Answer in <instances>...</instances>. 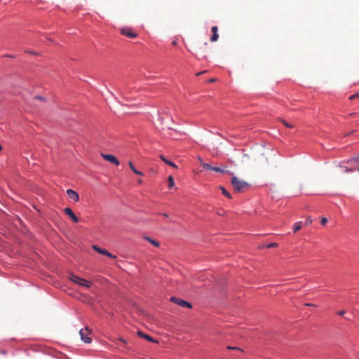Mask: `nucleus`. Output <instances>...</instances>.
<instances>
[{"instance_id": "obj_1", "label": "nucleus", "mask_w": 359, "mask_h": 359, "mask_svg": "<svg viewBox=\"0 0 359 359\" xmlns=\"http://www.w3.org/2000/svg\"><path fill=\"white\" fill-rule=\"evenodd\" d=\"M231 183L233 187L234 190L237 192H241L244 188L250 187V184L248 182L241 180L235 175L232 177Z\"/></svg>"}, {"instance_id": "obj_2", "label": "nucleus", "mask_w": 359, "mask_h": 359, "mask_svg": "<svg viewBox=\"0 0 359 359\" xmlns=\"http://www.w3.org/2000/svg\"><path fill=\"white\" fill-rule=\"evenodd\" d=\"M70 280L72 282L77 283L86 288H88L90 286V283L89 281L86 280V279H84L83 278H81L80 276H78L77 275H76L74 273L70 274Z\"/></svg>"}, {"instance_id": "obj_3", "label": "nucleus", "mask_w": 359, "mask_h": 359, "mask_svg": "<svg viewBox=\"0 0 359 359\" xmlns=\"http://www.w3.org/2000/svg\"><path fill=\"white\" fill-rule=\"evenodd\" d=\"M170 300L171 302H173L182 307H185L188 309L192 308V304L190 302L182 299L178 298L177 297H171Z\"/></svg>"}, {"instance_id": "obj_4", "label": "nucleus", "mask_w": 359, "mask_h": 359, "mask_svg": "<svg viewBox=\"0 0 359 359\" xmlns=\"http://www.w3.org/2000/svg\"><path fill=\"white\" fill-rule=\"evenodd\" d=\"M93 248L94 250H95L96 252H97L98 253H100L101 255H106V256H107L108 257H110V258H116V256L114 255L112 253H111L110 252H109L108 250H107L104 248H100L97 245H93Z\"/></svg>"}, {"instance_id": "obj_5", "label": "nucleus", "mask_w": 359, "mask_h": 359, "mask_svg": "<svg viewBox=\"0 0 359 359\" xmlns=\"http://www.w3.org/2000/svg\"><path fill=\"white\" fill-rule=\"evenodd\" d=\"M103 158L106 161H107L109 163H111L116 165H119V161L118 158L113 154H102Z\"/></svg>"}, {"instance_id": "obj_6", "label": "nucleus", "mask_w": 359, "mask_h": 359, "mask_svg": "<svg viewBox=\"0 0 359 359\" xmlns=\"http://www.w3.org/2000/svg\"><path fill=\"white\" fill-rule=\"evenodd\" d=\"M67 194L68 197L74 201L77 202L79 201V195L76 191L69 189L67 190Z\"/></svg>"}, {"instance_id": "obj_7", "label": "nucleus", "mask_w": 359, "mask_h": 359, "mask_svg": "<svg viewBox=\"0 0 359 359\" xmlns=\"http://www.w3.org/2000/svg\"><path fill=\"white\" fill-rule=\"evenodd\" d=\"M64 212L68 215L71 219L74 222H79V218L76 217V215L74 213V212L72 211V210L69 208V207H67L64 209Z\"/></svg>"}, {"instance_id": "obj_8", "label": "nucleus", "mask_w": 359, "mask_h": 359, "mask_svg": "<svg viewBox=\"0 0 359 359\" xmlns=\"http://www.w3.org/2000/svg\"><path fill=\"white\" fill-rule=\"evenodd\" d=\"M79 334L83 342L86 344H90L92 341L91 337H88V334L85 333L83 329L80 330Z\"/></svg>"}, {"instance_id": "obj_9", "label": "nucleus", "mask_w": 359, "mask_h": 359, "mask_svg": "<svg viewBox=\"0 0 359 359\" xmlns=\"http://www.w3.org/2000/svg\"><path fill=\"white\" fill-rule=\"evenodd\" d=\"M121 34L129 38H135L137 36V34L128 28H123L121 29Z\"/></svg>"}, {"instance_id": "obj_10", "label": "nucleus", "mask_w": 359, "mask_h": 359, "mask_svg": "<svg viewBox=\"0 0 359 359\" xmlns=\"http://www.w3.org/2000/svg\"><path fill=\"white\" fill-rule=\"evenodd\" d=\"M137 334H138L140 337H142V338L145 339H146V340H147L148 341H150V342H154V343L157 342V341H156V339H154L151 336H150V335H149V334H146V333L143 332L142 331H138V332H137Z\"/></svg>"}, {"instance_id": "obj_11", "label": "nucleus", "mask_w": 359, "mask_h": 359, "mask_svg": "<svg viewBox=\"0 0 359 359\" xmlns=\"http://www.w3.org/2000/svg\"><path fill=\"white\" fill-rule=\"evenodd\" d=\"M343 163H346L347 164H349L351 166H353L354 163H359V155L356 156H353L352 158H350L346 161H344Z\"/></svg>"}, {"instance_id": "obj_12", "label": "nucleus", "mask_w": 359, "mask_h": 359, "mask_svg": "<svg viewBox=\"0 0 359 359\" xmlns=\"http://www.w3.org/2000/svg\"><path fill=\"white\" fill-rule=\"evenodd\" d=\"M212 170L217 172H220V173H229L230 175H233V173L231 170H225V169H223V168H222L220 167H217V166H213Z\"/></svg>"}, {"instance_id": "obj_13", "label": "nucleus", "mask_w": 359, "mask_h": 359, "mask_svg": "<svg viewBox=\"0 0 359 359\" xmlns=\"http://www.w3.org/2000/svg\"><path fill=\"white\" fill-rule=\"evenodd\" d=\"M302 226V221L296 222L294 224L293 227H292L293 231L294 233L298 231L299 230L301 229Z\"/></svg>"}, {"instance_id": "obj_14", "label": "nucleus", "mask_w": 359, "mask_h": 359, "mask_svg": "<svg viewBox=\"0 0 359 359\" xmlns=\"http://www.w3.org/2000/svg\"><path fill=\"white\" fill-rule=\"evenodd\" d=\"M129 166L135 174L137 175H143V172L137 170L131 161H129Z\"/></svg>"}, {"instance_id": "obj_15", "label": "nucleus", "mask_w": 359, "mask_h": 359, "mask_svg": "<svg viewBox=\"0 0 359 359\" xmlns=\"http://www.w3.org/2000/svg\"><path fill=\"white\" fill-rule=\"evenodd\" d=\"M219 189H221L222 193V194L224 196H226L228 198H232L231 194L224 187L220 186Z\"/></svg>"}, {"instance_id": "obj_16", "label": "nucleus", "mask_w": 359, "mask_h": 359, "mask_svg": "<svg viewBox=\"0 0 359 359\" xmlns=\"http://www.w3.org/2000/svg\"><path fill=\"white\" fill-rule=\"evenodd\" d=\"M161 158L168 165H170L171 167H173V168H177V165L176 164L172 162V161L170 160H168L167 158H165L164 156H161Z\"/></svg>"}, {"instance_id": "obj_17", "label": "nucleus", "mask_w": 359, "mask_h": 359, "mask_svg": "<svg viewBox=\"0 0 359 359\" xmlns=\"http://www.w3.org/2000/svg\"><path fill=\"white\" fill-rule=\"evenodd\" d=\"M168 188L170 189L175 186L174 178L172 175H169L168 177Z\"/></svg>"}, {"instance_id": "obj_18", "label": "nucleus", "mask_w": 359, "mask_h": 359, "mask_svg": "<svg viewBox=\"0 0 359 359\" xmlns=\"http://www.w3.org/2000/svg\"><path fill=\"white\" fill-rule=\"evenodd\" d=\"M339 167L344 168V170L345 172H352L355 171V168H353V166H351V165L350 168H348V167H346V166H342L340 164Z\"/></svg>"}, {"instance_id": "obj_19", "label": "nucleus", "mask_w": 359, "mask_h": 359, "mask_svg": "<svg viewBox=\"0 0 359 359\" xmlns=\"http://www.w3.org/2000/svg\"><path fill=\"white\" fill-rule=\"evenodd\" d=\"M202 167L204 170H212V165H211L210 163H203L202 164Z\"/></svg>"}, {"instance_id": "obj_20", "label": "nucleus", "mask_w": 359, "mask_h": 359, "mask_svg": "<svg viewBox=\"0 0 359 359\" xmlns=\"http://www.w3.org/2000/svg\"><path fill=\"white\" fill-rule=\"evenodd\" d=\"M145 239L149 241L154 246H158L159 245V243H158V242L157 241L153 240L152 238H149L148 236H146Z\"/></svg>"}, {"instance_id": "obj_21", "label": "nucleus", "mask_w": 359, "mask_h": 359, "mask_svg": "<svg viewBox=\"0 0 359 359\" xmlns=\"http://www.w3.org/2000/svg\"><path fill=\"white\" fill-rule=\"evenodd\" d=\"M219 35L217 33L212 34V36L210 37V41L211 42H215L218 40Z\"/></svg>"}, {"instance_id": "obj_22", "label": "nucleus", "mask_w": 359, "mask_h": 359, "mask_svg": "<svg viewBox=\"0 0 359 359\" xmlns=\"http://www.w3.org/2000/svg\"><path fill=\"white\" fill-rule=\"evenodd\" d=\"M312 222H313L312 219L311 218V217H309L306 219V221H305L304 224H305V225L308 226V225H310Z\"/></svg>"}, {"instance_id": "obj_23", "label": "nucleus", "mask_w": 359, "mask_h": 359, "mask_svg": "<svg viewBox=\"0 0 359 359\" xmlns=\"http://www.w3.org/2000/svg\"><path fill=\"white\" fill-rule=\"evenodd\" d=\"M359 97V92L357 93H355L353 95H351L350 97H349V100H352L355 98H358Z\"/></svg>"}, {"instance_id": "obj_24", "label": "nucleus", "mask_w": 359, "mask_h": 359, "mask_svg": "<svg viewBox=\"0 0 359 359\" xmlns=\"http://www.w3.org/2000/svg\"><path fill=\"white\" fill-rule=\"evenodd\" d=\"M278 244L276 243H271L266 245L267 248H274L276 247Z\"/></svg>"}, {"instance_id": "obj_25", "label": "nucleus", "mask_w": 359, "mask_h": 359, "mask_svg": "<svg viewBox=\"0 0 359 359\" xmlns=\"http://www.w3.org/2000/svg\"><path fill=\"white\" fill-rule=\"evenodd\" d=\"M211 31H212V34L217 33V31H218L217 27V26H212V28H211Z\"/></svg>"}, {"instance_id": "obj_26", "label": "nucleus", "mask_w": 359, "mask_h": 359, "mask_svg": "<svg viewBox=\"0 0 359 359\" xmlns=\"http://www.w3.org/2000/svg\"><path fill=\"white\" fill-rule=\"evenodd\" d=\"M227 349H229V350H241V348L238 347L231 346H227Z\"/></svg>"}, {"instance_id": "obj_27", "label": "nucleus", "mask_w": 359, "mask_h": 359, "mask_svg": "<svg viewBox=\"0 0 359 359\" xmlns=\"http://www.w3.org/2000/svg\"><path fill=\"white\" fill-rule=\"evenodd\" d=\"M327 222V219L326 217H323L321 219V224L325 225Z\"/></svg>"}, {"instance_id": "obj_28", "label": "nucleus", "mask_w": 359, "mask_h": 359, "mask_svg": "<svg viewBox=\"0 0 359 359\" xmlns=\"http://www.w3.org/2000/svg\"><path fill=\"white\" fill-rule=\"evenodd\" d=\"M346 311H339L337 313V315L339 316H343L344 314H345Z\"/></svg>"}, {"instance_id": "obj_29", "label": "nucleus", "mask_w": 359, "mask_h": 359, "mask_svg": "<svg viewBox=\"0 0 359 359\" xmlns=\"http://www.w3.org/2000/svg\"><path fill=\"white\" fill-rule=\"evenodd\" d=\"M35 98L37 99V100H44L45 98L41 95H36L35 96Z\"/></svg>"}, {"instance_id": "obj_30", "label": "nucleus", "mask_w": 359, "mask_h": 359, "mask_svg": "<svg viewBox=\"0 0 359 359\" xmlns=\"http://www.w3.org/2000/svg\"><path fill=\"white\" fill-rule=\"evenodd\" d=\"M283 124L287 127V128H292V126L290 124H289L288 123H287L286 121H283Z\"/></svg>"}, {"instance_id": "obj_31", "label": "nucleus", "mask_w": 359, "mask_h": 359, "mask_svg": "<svg viewBox=\"0 0 359 359\" xmlns=\"http://www.w3.org/2000/svg\"><path fill=\"white\" fill-rule=\"evenodd\" d=\"M158 120L161 121V123H163V117L161 116V115L159 113L158 114Z\"/></svg>"}, {"instance_id": "obj_32", "label": "nucleus", "mask_w": 359, "mask_h": 359, "mask_svg": "<svg viewBox=\"0 0 359 359\" xmlns=\"http://www.w3.org/2000/svg\"><path fill=\"white\" fill-rule=\"evenodd\" d=\"M120 341L123 342L124 344H126V341L123 339V338H120Z\"/></svg>"}, {"instance_id": "obj_33", "label": "nucleus", "mask_w": 359, "mask_h": 359, "mask_svg": "<svg viewBox=\"0 0 359 359\" xmlns=\"http://www.w3.org/2000/svg\"><path fill=\"white\" fill-rule=\"evenodd\" d=\"M355 170H358L359 172V165L358 167H353Z\"/></svg>"}, {"instance_id": "obj_34", "label": "nucleus", "mask_w": 359, "mask_h": 359, "mask_svg": "<svg viewBox=\"0 0 359 359\" xmlns=\"http://www.w3.org/2000/svg\"><path fill=\"white\" fill-rule=\"evenodd\" d=\"M215 81V79L212 78V79H210L209 81L210 82H214Z\"/></svg>"}, {"instance_id": "obj_35", "label": "nucleus", "mask_w": 359, "mask_h": 359, "mask_svg": "<svg viewBox=\"0 0 359 359\" xmlns=\"http://www.w3.org/2000/svg\"><path fill=\"white\" fill-rule=\"evenodd\" d=\"M8 57H13V55H7Z\"/></svg>"}, {"instance_id": "obj_36", "label": "nucleus", "mask_w": 359, "mask_h": 359, "mask_svg": "<svg viewBox=\"0 0 359 359\" xmlns=\"http://www.w3.org/2000/svg\"><path fill=\"white\" fill-rule=\"evenodd\" d=\"M203 72H199L197 74V75L201 74Z\"/></svg>"}]
</instances>
